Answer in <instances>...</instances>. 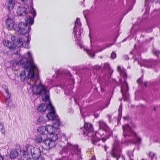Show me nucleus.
Masks as SVG:
<instances>
[{
	"instance_id": "1",
	"label": "nucleus",
	"mask_w": 160,
	"mask_h": 160,
	"mask_svg": "<svg viewBox=\"0 0 160 160\" xmlns=\"http://www.w3.org/2000/svg\"><path fill=\"white\" fill-rule=\"evenodd\" d=\"M32 94L37 96H41L42 100L48 103L47 105L42 103L37 108L38 111L42 112H45L47 109L50 112L47 114L46 116L49 120L53 121L55 125L60 124L59 120L58 119V115L56 113L54 108L50 100L49 91L44 86L41 84L37 85L36 82L31 86Z\"/></svg>"
},
{
	"instance_id": "2",
	"label": "nucleus",
	"mask_w": 160,
	"mask_h": 160,
	"mask_svg": "<svg viewBox=\"0 0 160 160\" xmlns=\"http://www.w3.org/2000/svg\"><path fill=\"white\" fill-rule=\"evenodd\" d=\"M58 119L60 123V125L53 124V126L47 125L45 126L46 131L49 134L50 137L43 140L42 142L47 146L49 148H52L56 146L55 142L57 139L61 138V141L64 139L66 140L65 134L62 133L60 131V128H58V126H60L62 124L58 116ZM52 121L53 123H54L53 121Z\"/></svg>"
},
{
	"instance_id": "3",
	"label": "nucleus",
	"mask_w": 160,
	"mask_h": 160,
	"mask_svg": "<svg viewBox=\"0 0 160 160\" xmlns=\"http://www.w3.org/2000/svg\"><path fill=\"white\" fill-rule=\"evenodd\" d=\"M123 135L124 138L122 143L128 146L129 144H133L138 145V149H139V146L141 143V139L137 134L132 130L128 123L122 126Z\"/></svg>"
},
{
	"instance_id": "4",
	"label": "nucleus",
	"mask_w": 160,
	"mask_h": 160,
	"mask_svg": "<svg viewBox=\"0 0 160 160\" xmlns=\"http://www.w3.org/2000/svg\"><path fill=\"white\" fill-rule=\"evenodd\" d=\"M69 147L71 149L70 151L69 148L68 147L62 148L60 152V154L62 155V158L56 160H81L83 159L81 149L77 145L72 146L70 144Z\"/></svg>"
},
{
	"instance_id": "5",
	"label": "nucleus",
	"mask_w": 160,
	"mask_h": 160,
	"mask_svg": "<svg viewBox=\"0 0 160 160\" xmlns=\"http://www.w3.org/2000/svg\"><path fill=\"white\" fill-rule=\"evenodd\" d=\"M81 132H82L83 135L87 137V139H90L92 143L96 145L97 143L102 140L103 142H105L107 139L109 138L110 135H108L107 138H99V136H101V134L97 132H95L93 130L92 126L89 123H85L84 127L80 128Z\"/></svg>"
},
{
	"instance_id": "6",
	"label": "nucleus",
	"mask_w": 160,
	"mask_h": 160,
	"mask_svg": "<svg viewBox=\"0 0 160 160\" xmlns=\"http://www.w3.org/2000/svg\"><path fill=\"white\" fill-rule=\"evenodd\" d=\"M31 28V26L27 25V23L22 22L13 25V29L18 34L27 35L30 32Z\"/></svg>"
},
{
	"instance_id": "7",
	"label": "nucleus",
	"mask_w": 160,
	"mask_h": 160,
	"mask_svg": "<svg viewBox=\"0 0 160 160\" xmlns=\"http://www.w3.org/2000/svg\"><path fill=\"white\" fill-rule=\"evenodd\" d=\"M81 24L79 18H77L75 22V26L73 28V32L74 35L75 41H78L76 44L78 45L80 48H82L83 47L80 43V40L79 38L81 36Z\"/></svg>"
},
{
	"instance_id": "8",
	"label": "nucleus",
	"mask_w": 160,
	"mask_h": 160,
	"mask_svg": "<svg viewBox=\"0 0 160 160\" xmlns=\"http://www.w3.org/2000/svg\"><path fill=\"white\" fill-rule=\"evenodd\" d=\"M32 2L33 3L32 0H30L29 5L25 3L23 6H18L16 11L17 15L20 17H23L28 14V12H30L32 9L31 7Z\"/></svg>"
},
{
	"instance_id": "9",
	"label": "nucleus",
	"mask_w": 160,
	"mask_h": 160,
	"mask_svg": "<svg viewBox=\"0 0 160 160\" xmlns=\"http://www.w3.org/2000/svg\"><path fill=\"white\" fill-rule=\"evenodd\" d=\"M24 69L28 72V79H31L32 80L34 79L35 74L34 72V69H36L38 71V68L35 64H31L30 62H28L25 65L24 67Z\"/></svg>"
},
{
	"instance_id": "10",
	"label": "nucleus",
	"mask_w": 160,
	"mask_h": 160,
	"mask_svg": "<svg viewBox=\"0 0 160 160\" xmlns=\"http://www.w3.org/2000/svg\"><path fill=\"white\" fill-rule=\"evenodd\" d=\"M111 76H109L108 74H105L103 75L102 77L100 78L98 82L100 85L101 90V92H105V87L108 82H109V78Z\"/></svg>"
},
{
	"instance_id": "11",
	"label": "nucleus",
	"mask_w": 160,
	"mask_h": 160,
	"mask_svg": "<svg viewBox=\"0 0 160 160\" xmlns=\"http://www.w3.org/2000/svg\"><path fill=\"white\" fill-rule=\"evenodd\" d=\"M121 151V149L120 146L118 143L115 142L113 145L111 153V156L112 157L117 158V160H118L120 157Z\"/></svg>"
},
{
	"instance_id": "12",
	"label": "nucleus",
	"mask_w": 160,
	"mask_h": 160,
	"mask_svg": "<svg viewBox=\"0 0 160 160\" xmlns=\"http://www.w3.org/2000/svg\"><path fill=\"white\" fill-rule=\"evenodd\" d=\"M27 59L25 58H21L19 60H13L10 61V65L12 67L13 70H16V67L17 66L19 65H23V67L25 66V62L27 61Z\"/></svg>"
},
{
	"instance_id": "13",
	"label": "nucleus",
	"mask_w": 160,
	"mask_h": 160,
	"mask_svg": "<svg viewBox=\"0 0 160 160\" xmlns=\"http://www.w3.org/2000/svg\"><path fill=\"white\" fill-rule=\"evenodd\" d=\"M24 38H26L25 35H23L22 37L19 38H17L14 36L12 37L11 40L13 44H14L16 49L17 48H19L22 45V42Z\"/></svg>"
},
{
	"instance_id": "14",
	"label": "nucleus",
	"mask_w": 160,
	"mask_h": 160,
	"mask_svg": "<svg viewBox=\"0 0 160 160\" xmlns=\"http://www.w3.org/2000/svg\"><path fill=\"white\" fill-rule=\"evenodd\" d=\"M121 92L124 101H128L129 99V95L128 92L129 88L128 83L126 82V84L123 86H121Z\"/></svg>"
},
{
	"instance_id": "15",
	"label": "nucleus",
	"mask_w": 160,
	"mask_h": 160,
	"mask_svg": "<svg viewBox=\"0 0 160 160\" xmlns=\"http://www.w3.org/2000/svg\"><path fill=\"white\" fill-rule=\"evenodd\" d=\"M33 3H32V2L31 7H32V9L30 13L33 15V17L29 16L28 18L27 19V20H26L25 22L24 23H27V25H28V24L30 26L33 24L34 22V18L36 16V12L35 9L33 8Z\"/></svg>"
},
{
	"instance_id": "16",
	"label": "nucleus",
	"mask_w": 160,
	"mask_h": 160,
	"mask_svg": "<svg viewBox=\"0 0 160 160\" xmlns=\"http://www.w3.org/2000/svg\"><path fill=\"white\" fill-rule=\"evenodd\" d=\"M157 61L156 60L149 59L146 60L144 63L141 64V66H143L148 68H154L157 64Z\"/></svg>"
},
{
	"instance_id": "17",
	"label": "nucleus",
	"mask_w": 160,
	"mask_h": 160,
	"mask_svg": "<svg viewBox=\"0 0 160 160\" xmlns=\"http://www.w3.org/2000/svg\"><path fill=\"white\" fill-rule=\"evenodd\" d=\"M55 73L57 74V77L62 78H65L67 76L70 77H71L72 76V75L69 71L57 69L56 70Z\"/></svg>"
},
{
	"instance_id": "18",
	"label": "nucleus",
	"mask_w": 160,
	"mask_h": 160,
	"mask_svg": "<svg viewBox=\"0 0 160 160\" xmlns=\"http://www.w3.org/2000/svg\"><path fill=\"white\" fill-rule=\"evenodd\" d=\"M31 155L33 157L32 159H34L40 156L41 154V151L40 148L34 147L30 149Z\"/></svg>"
},
{
	"instance_id": "19",
	"label": "nucleus",
	"mask_w": 160,
	"mask_h": 160,
	"mask_svg": "<svg viewBox=\"0 0 160 160\" xmlns=\"http://www.w3.org/2000/svg\"><path fill=\"white\" fill-rule=\"evenodd\" d=\"M26 38H24L22 43H23L21 47H23L25 48H29V42L31 39V36L29 34L25 35Z\"/></svg>"
},
{
	"instance_id": "20",
	"label": "nucleus",
	"mask_w": 160,
	"mask_h": 160,
	"mask_svg": "<svg viewBox=\"0 0 160 160\" xmlns=\"http://www.w3.org/2000/svg\"><path fill=\"white\" fill-rule=\"evenodd\" d=\"M6 6L9 11H10L14 8L15 6V2L13 0H9L6 2Z\"/></svg>"
},
{
	"instance_id": "21",
	"label": "nucleus",
	"mask_w": 160,
	"mask_h": 160,
	"mask_svg": "<svg viewBox=\"0 0 160 160\" xmlns=\"http://www.w3.org/2000/svg\"><path fill=\"white\" fill-rule=\"evenodd\" d=\"M27 55L28 57V58L25 57L24 56L21 57V58H25L27 59V61L25 62V64H26L28 62H30L31 64H34V62L33 61V58L31 53L30 52H28Z\"/></svg>"
},
{
	"instance_id": "22",
	"label": "nucleus",
	"mask_w": 160,
	"mask_h": 160,
	"mask_svg": "<svg viewBox=\"0 0 160 160\" xmlns=\"http://www.w3.org/2000/svg\"><path fill=\"white\" fill-rule=\"evenodd\" d=\"M27 55L28 57V58L25 57L24 56L21 57V58H25L27 59V61L25 62V64H26L28 62H30L31 64H34V62L33 61V58L31 53L30 52H28Z\"/></svg>"
},
{
	"instance_id": "23",
	"label": "nucleus",
	"mask_w": 160,
	"mask_h": 160,
	"mask_svg": "<svg viewBox=\"0 0 160 160\" xmlns=\"http://www.w3.org/2000/svg\"><path fill=\"white\" fill-rule=\"evenodd\" d=\"M99 126L100 128L104 131L106 134H107V132L109 131V129L106 123L102 121H100L99 122Z\"/></svg>"
},
{
	"instance_id": "24",
	"label": "nucleus",
	"mask_w": 160,
	"mask_h": 160,
	"mask_svg": "<svg viewBox=\"0 0 160 160\" xmlns=\"http://www.w3.org/2000/svg\"><path fill=\"white\" fill-rule=\"evenodd\" d=\"M4 44L5 46L7 47L11 50L16 49L14 44H13V42L12 43L11 42L8 40L7 41H5V42H4Z\"/></svg>"
},
{
	"instance_id": "25",
	"label": "nucleus",
	"mask_w": 160,
	"mask_h": 160,
	"mask_svg": "<svg viewBox=\"0 0 160 160\" xmlns=\"http://www.w3.org/2000/svg\"><path fill=\"white\" fill-rule=\"evenodd\" d=\"M19 77L20 80L22 82H24V81L28 79V77L26 76L25 71L24 70L22 71V72L20 73Z\"/></svg>"
},
{
	"instance_id": "26",
	"label": "nucleus",
	"mask_w": 160,
	"mask_h": 160,
	"mask_svg": "<svg viewBox=\"0 0 160 160\" xmlns=\"http://www.w3.org/2000/svg\"><path fill=\"white\" fill-rule=\"evenodd\" d=\"M7 26L8 28L12 27L13 28V25L14 24L11 18H8L5 21Z\"/></svg>"
},
{
	"instance_id": "27",
	"label": "nucleus",
	"mask_w": 160,
	"mask_h": 160,
	"mask_svg": "<svg viewBox=\"0 0 160 160\" xmlns=\"http://www.w3.org/2000/svg\"><path fill=\"white\" fill-rule=\"evenodd\" d=\"M10 157L11 159L15 158L18 155V152L16 149L12 150L10 153Z\"/></svg>"
},
{
	"instance_id": "28",
	"label": "nucleus",
	"mask_w": 160,
	"mask_h": 160,
	"mask_svg": "<svg viewBox=\"0 0 160 160\" xmlns=\"http://www.w3.org/2000/svg\"><path fill=\"white\" fill-rule=\"evenodd\" d=\"M37 131L38 132H39L40 134L42 135L45 134V131H46L45 127L41 126L40 127H39L37 129Z\"/></svg>"
},
{
	"instance_id": "29",
	"label": "nucleus",
	"mask_w": 160,
	"mask_h": 160,
	"mask_svg": "<svg viewBox=\"0 0 160 160\" xmlns=\"http://www.w3.org/2000/svg\"><path fill=\"white\" fill-rule=\"evenodd\" d=\"M29 145H27L26 146H25V148H26V150H21L20 149V154L23 156H24L26 155L28 156V146H29Z\"/></svg>"
},
{
	"instance_id": "30",
	"label": "nucleus",
	"mask_w": 160,
	"mask_h": 160,
	"mask_svg": "<svg viewBox=\"0 0 160 160\" xmlns=\"http://www.w3.org/2000/svg\"><path fill=\"white\" fill-rule=\"evenodd\" d=\"M37 122L38 124H42L45 123L46 122L43 116H40L39 118H37Z\"/></svg>"
},
{
	"instance_id": "31",
	"label": "nucleus",
	"mask_w": 160,
	"mask_h": 160,
	"mask_svg": "<svg viewBox=\"0 0 160 160\" xmlns=\"http://www.w3.org/2000/svg\"><path fill=\"white\" fill-rule=\"evenodd\" d=\"M135 148L134 149L133 151H129L127 153V155L129 157L130 160H133V159L132 158V157L133 156V152L135 150Z\"/></svg>"
},
{
	"instance_id": "32",
	"label": "nucleus",
	"mask_w": 160,
	"mask_h": 160,
	"mask_svg": "<svg viewBox=\"0 0 160 160\" xmlns=\"http://www.w3.org/2000/svg\"><path fill=\"white\" fill-rule=\"evenodd\" d=\"M79 67L78 66L73 67L72 68V69L74 71H77L78 72V73L79 72L81 74H83L82 71L83 70V69H82L79 70Z\"/></svg>"
},
{
	"instance_id": "33",
	"label": "nucleus",
	"mask_w": 160,
	"mask_h": 160,
	"mask_svg": "<svg viewBox=\"0 0 160 160\" xmlns=\"http://www.w3.org/2000/svg\"><path fill=\"white\" fill-rule=\"evenodd\" d=\"M6 99L5 104L6 105V107L7 109H8L9 107V104L10 102L11 101L10 99V98H8V97H5Z\"/></svg>"
},
{
	"instance_id": "34",
	"label": "nucleus",
	"mask_w": 160,
	"mask_h": 160,
	"mask_svg": "<svg viewBox=\"0 0 160 160\" xmlns=\"http://www.w3.org/2000/svg\"><path fill=\"white\" fill-rule=\"evenodd\" d=\"M104 67L106 69L109 70V72L111 74H112L113 72V70H111V68L110 65L108 64H105L104 65Z\"/></svg>"
},
{
	"instance_id": "35",
	"label": "nucleus",
	"mask_w": 160,
	"mask_h": 160,
	"mask_svg": "<svg viewBox=\"0 0 160 160\" xmlns=\"http://www.w3.org/2000/svg\"><path fill=\"white\" fill-rule=\"evenodd\" d=\"M0 131L2 134H4L5 132V129L4 128V124L3 123L0 122Z\"/></svg>"
},
{
	"instance_id": "36",
	"label": "nucleus",
	"mask_w": 160,
	"mask_h": 160,
	"mask_svg": "<svg viewBox=\"0 0 160 160\" xmlns=\"http://www.w3.org/2000/svg\"><path fill=\"white\" fill-rule=\"evenodd\" d=\"M42 141H42V137L39 136L38 137H37L35 139V142L37 143H39L41 142ZM43 143H44L43 142Z\"/></svg>"
},
{
	"instance_id": "37",
	"label": "nucleus",
	"mask_w": 160,
	"mask_h": 160,
	"mask_svg": "<svg viewBox=\"0 0 160 160\" xmlns=\"http://www.w3.org/2000/svg\"><path fill=\"white\" fill-rule=\"evenodd\" d=\"M75 102H76V104H78V106L80 107V111H81V114H82V118H83V120H84V124H85V123H87L85 121V120H84V118L86 116H89V115L88 114H87L85 115H83L82 113V112H81V108H80V105H79V104L77 102L75 101ZM85 124H84V125Z\"/></svg>"
},
{
	"instance_id": "38",
	"label": "nucleus",
	"mask_w": 160,
	"mask_h": 160,
	"mask_svg": "<svg viewBox=\"0 0 160 160\" xmlns=\"http://www.w3.org/2000/svg\"><path fill=\"white\" fill-rule=\"evenodd\" d=\"M32 160H45L44 158L40 155V156L37 157L34 159H32Z\"/></svg>"
},
{
	"instance_id": "39",
	"label": "nucleus",
	"mask_w": 160,
	"mask_h": 160,
	"mask_svg": "<svg viewBox=\"0 0 160 160\" xmlns=\"http://www.w3.org/2000/svg\"><path fill=\"white\" fill-rule=\"evenodd\" d=\"M84 51H87L88 54L91 57H94L95 56V53L92 54H91L90 52V51L88 49H86L84 48Z\"/></svg>"
},
{
	"instance_id": "40",
	"label": "nucleus",
	"mask_w": 160,
	"mask_h": 160,
	"mask_svg": "<svg viewBox=\"0 0 160 160\" xmlns=\"http://www.w3.org/2000/svg\"><path fill=\"white\" fill-rule=\"evenodd\" d=\"M141 58V56L139 55L138 56V57H136L134 58V61H137L138 62V63L141 65V64H142L139 62V60Z\"/></svg>"
},
{
	"instance_id": "41",
	"label": "nucleus",
	"mask_w": 160,
	"mask_h": 160,
	"mask_svg": "<svg viewBox=\"0 0 160 160\" xmlns=\"http://www.w3.org/2000/svg\"><path fill=\"white\" fill-rule=\"evenodd\" d=\"M116 57V54L115 52H113L111 55V58L112 59H115Z\"/></svg>"
},
{
	"instance_id": "42",
	"label": "nucleus",
	"mask_w": 160,
	"mask_h": 160,
	"mask_svg": "<svg viewBox=\"0 0 160 160\" xmlns=\"http://www.w3.org/2000/svg\"><path fill=\"white\" fill-rule=\"evenodd\" d=\"M6 93L7 94L6 97H8V98H10L11 96V94L8 91V89L5 91Z\"/></svg>"
},
{
	"instance_id": "43",
	"label": "nucleus",
	"mask_w": 160,
	"mask_h": 160,
	"mask_svg": "<svg viewBox=\"0 0 160 160\" xmlns=\"http://www.w3.org/2000/svg\"><path fill=\"white\" fill-rule=\"evenodd\" d=\"M83 13L84 14L85 18L87 19V16L88 13V10H84L83 12Z\"/></svg>"
},
{
	"instance_id": "44",
	"label": "nucleus",
	"mask_w": 160,
	"mask_h": 160,
	"mask_svg": "<svg viewBox=\"0 0 160 160\" xmlns=\"http://www.w3.org/2000/svg\"><path fill=\"white\" fill-rule=\"evenodd\" d=\"M122 103H121L120 106L119 107V108L118 109V113H122Z\"/></svg>"
},
{
	"instance_id": "45",
	"label": "nucleus",
	"mask_w": 160,
	"mask_h": 160,
	"mask_svg": "<svg viewBox=\"0 0 160 160\" xmlns=\"http://www.w3.org/2000/svg\"><path fill=\"white\" fill-rule=\"evenodd\" d=\"M2 88L5 91L8 89L7 86L5 84H3L2 85Z\"/></svg>"
},
{
	"instance_id": "46",
	"label": "nucleus",
	"mask_w": 160,
	"mask_h": 160,
	"mask_svg": "<svg viewBox=\"0 0 160 160\" xmlns=\"http://www.w3.org/2000/svg\"><path fill=\"white\" fill-rule=\"evenodd\" d=\"M122 117V113H118V122L120 121Z\"/></svg>"
},
{
	"instance_id": "47",
	"label": "nucleus",
	"mask_w": 160,
	"mask_h": 160,
	"mask_svg": "<svg viewBox=\"0 0 160 160\" xmlns=\"http://www.w3.org/2000/svg\"><path fill=\"white\" fill-rule=\"evenodd\" d=\"M149 0H145V6L149 7Z\"/></svg>"
},
{
	"instance_id": "48",
	"label": "nucleus",
	"mask_w": 160,
	"mask_h": 160,
	"mask_svg": "<svg viewBox=\"0 0 160 160\" xmlns=\"http://www.w3.org/2000/svg\"><path fill=\"white\" fill-rule=\"evenodd\" d=\"M154 155V153L152 152H150L149 154V157L152 159V160Z\"/></svg>"
},
{
	"instance_id": "49",
	"label": "nucleus",
	"mask_w": 160,
	"mask_h": 160,
	"mask_svg": "<svg viewBox=\"0 0 160 160\" xmlns=\"http://www.w3.org/2000/svg\"><path fill=\"white\" fill-rule=\"evenodd\" d=\"M152 29L151 28H147L146 30V32H152Z\"/></svg>"
},
{
	"instance_id": "50",
	"label": "nucleus",
	"mask_w": 160,
	"mask_h": 160,
	"mask_svg": "<svg viewBox=\"0 0 160 160\" xmlns=\"http://www.w3.org/2000/svg\"><path fill=\"white\" fill-rule=\"evenodd\" d=\"M142 76L141 78L138 80L137 82H138L141 83V82H142Z\"/></svg>"
},
{
	"instance_id": "51",
	"label": "nucleus",
	"mask_w": 160,
	"mask_h": 160,
	"mask_svg": "<svg viewBox=\"0 0 160 160\" xmlns=\"http://www.w3.org/2000/svg\"><path fill=\"white\" fill-rule=\"evenodd\" d=\"M123 58L124 60H128L129 58V57L127 55H125L123 56Z\"/></svg>"
},
{
	"instance_id": "52",
	"label": "nucleus",
	"mask_w": 160,
	"mask_h": 160,
	"mask_svg": "<svg viewBox=\"0 0 160 160\" xmlns=\"http://www.w3.org/2000/svg\"><path fill=\"white\" fill-rule=\"evenodd\" d=\"M28 0H16L17 2L18 3H19L20 2H24L25 1H27ZM30 1V0H29V2Z\"/></svg>"
},
{
	"instance_id": "53",
	"label": "nucleus",
	"mask_w": 160,
	"mask_h": 160,
	"mask_svg": "<svg viewBox=\"0 0 160 160\" xmlns=\"http://www.w3.org/2000/svg\"><path fill=\"white\" fill-rule=\"evenodd\" d=\"M94 117L95 118H98L99 116V114L97 112H96L94 113Z\"/></svg>"
},
{
	"instance_id": "54",
	"label": "nucleus",
	"mask_w": 160,
	"mask_h": 160,
	"mask_svg": "<svg viewBox=\"0 0 160 160\" xmlns=\"http://www.w3.org/2000/svg\"><path fill=\"white\" fill-rule=\"evenodd\" d=\"M153 37H151L148 40V39H146V41L147 42H150L151 40L153 39Z\"/></svg>"
},
{
	"instance_id": "55",
	"label": "nucleus",
	"mask_w": 160,
	"mask_h": 160,
	"mask_svg": "<svg viewBox=\"0 0 160 160\" xmlns=\"http://www.w3.org/2000/svg\"><path fill=\"white\" fill-rule=\"evenodd\" d=\"M123 118L124 120H128V117L127 116L124 117Z\"/></svg>"
},
{
	"instance_id": "56",
	"label": "nucleus",
	"mask_w": 160,
	"mask_h": 160,
	"mask_svg": "<svg viewBox=\"0 0 160 160\" xmlns=\"http://www.w3.org/2000/svg\"><path fill=\"white\" fill-rule=\"evenodd\" d=\"M3 157L1 155H0V160H3Z\"/></svg>"
},
{
	"instance_id": "57",
	"label": "nucleus",
	"mask_w": 160,
	"mask_h": 160,
	"mask_svg": "<svg viewBox=\"0 0 160 160\" xmlns=\"http://www.w3.org/2000/svg\"><path fill=\"white\" fill-rule=\"evenodd\" d=\"M144 85L146 87H147V83H148V82H144Z\"/></svg>"
},
{
	"instance_id": "58",
	"label": "nucleus",
	"mask_w": 160,
	"mask_h": 160,
	"mask_svg": "<svg viewBox=\"0 0 160 160\" xmlns=\"http://www.w3.org/2000/svg\"><path fill=\"white\" fill-rule=\"evenodd\" d=\"M117 69L119 71H120L121 69V67L120 66H118L117 67Z\"/></svg>"
},
{
	"instance_id": "59",
	"label": "nucleus",
	"mask_w": 160,
	"mask_h": 160,
	"mask_svg": "<svg viewBox=\"0 0 160 160\" xmlns=\"http://www.w3.org/2000/svg\"><path fill=\"white\" fill-rule=\"evenodd\" d=\"M108 117L109 118V119H110L111 118V115H107Z\"/></svg>"
},
{
	"instance_id": "60",
	"label": "nucleus",
	"mask_w": 160,
	"mask_h": 160,
	"mask_svg": "<svg viewBox=\"0 0 160 160\" xmlns=\"http://www.w3.org/2000/svg\"><path fill=\"white\" fill-rule=\"evenodd\" d=\"M15 54H18V51H16L15 52Z\"/></svg>"
},
{
	"instance_id": "61",
	"label": "nucleus",
	"mask_w": 160,
	"mask_h": 160,
	"mask_svg": "<svg viewBox=\"0 0 160 160\" xmlns=\"http://www.w3.org/2000/svg\"><path fill=\"white\" fill-rule=\"evenodd\" d=\"M16 147H18L19 148H20V145H19V144H17L16 145Z\"/></svg>"
},
{
	"instance_id": "62",
	"label": "nucleus",
	"mask_w": 160,
	"mask_h": 160,
	"mask_svg": "<svg viewBox=\"0 0 160 160\" xmlns=\"http://www.w3.org/2000/svg\"><path fill=\"white\" fill-rule=\"evenodd\" d=\"M127 38H125L124 39L122 40V42H124L125 41L127 40Z\"/></svg>"
},
{
	"instance_id": "63",
	"label": "nucleus",
	"mask_w": 160,
	"mask_h": 160,
	"mask_svg": "<svg viewBox=\"0 0 160 160\" xmlns=\"http://www.w3.org/2000/svg\"><path fill=\"white\" fill-rule=\"evenodd\" d=\"M102 50H103L102 49H101L100 50H98L97 51V52H100L102 51Z\"/></svg>"
},
{
	"instance_id": "64",
	"label": "nucleus",
	"mask_w": 160,
	"mask_h": 160,
	"mask_svg": "<svg viewBox=\"0 0 160 160\" xmlns=\"http://www.w3.org/2000/svg\"><path fill=\"white\" fill-rule=\"evenodd\" d=\"M153 110L154 111H156V108L155 107H154V108H153Z\"/></svg>"
}]
</instances>
